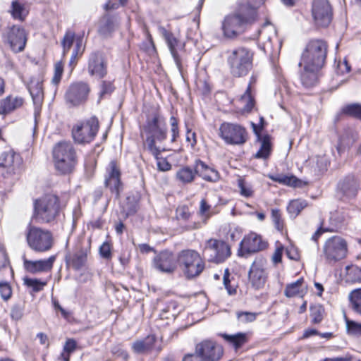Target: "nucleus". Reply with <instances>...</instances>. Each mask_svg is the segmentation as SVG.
Segmentation results:
<instances>
[{
    "label": "nucleus",
    "instance_id": "f257e3e1",
    "mask_svg": "<svg viewBox=\"0 0 361 361\" xmlns=\"http://www.w3.org/2000/svg\"><path fill=\"white\" fill-rule=\"evenodd\" d=\"M257 11L247 4L238 5L233 13L226 16L221 23L224 37L236 38L257 20Z\"/></svg>",
    "mask_w": 361,
    "mask_h": 361
},
{
    "label": "nucleus",
    "instance_id": "f03ea898",
    "mask_svg": "<svg viewBox=\"0 0 361 361\" xmlns=\"http://www.w3.org/2000/svg\"><path fill=\"white\" fill-rule=\"evenodd\" d=\"M168 129L164 117L159 112H154L147 117L141 128V136L144 139L145 148L153 156H157L161 149L157 143L165 141Z\"/></svg>",
    "mask_w": 361,
    "mask_h": 361
},
{
    "label": "nucleus",
    "instance_id": "7ed1b4c3",
    "mask_svg": "<svg viewBox=\"0 0 361 361\" xmlns=\"http://www.w3.org/2000/svg\"><path fill=\"white\" fill-rule=\"evenodd\" d=\"M53 159L59 173L68 174L74 170L78 158L73 145L71 142L61 141L53 148Z\"/></svg>",
    "mask_w": 361,
    "mask_h": 361
},
{
    "label": "nucleus",
    "instance_id": "20e7f679",
    "mask_svg": "<svg viewBox=\"0 0 361 361\" xmlns=\"http://www.w3.org/2000/svg\"><path fill=\"white\" fill-rule=\"evenodd\" d=\"M60 203L58 196L49 194L34 202L32 219L37 223H51L59 215Z\"/></svg>",
    "mask_w": 361,
    "mask_h": 361
},
{
    "label": "nucleus",
    "instance_id": "39448f33",
    "mask_svg": "<svg viewBox=\"0 0 361 361\" xmlns=\"http://www.w3.org/2000/svg\"><path fill=\"white\" fill-rule=\"evenodd\" d=\"M252 52L245 47H238L227 59L231 74L236 78L245 76L252 68Z\"/></svg>",
    "mask_w": 361,
    "mask_h": 361
},
{
    "label": "nucleus",
    "instance_id": "423d86ee",
    "mask_svg": "<svg viewBox=\"0 0 361 361\" xmlns=\"http://www.w3.org/2000/svg\"><path fill=\"white\" fill-rule=\"evenodd\" d=\"M327 54V44L320 39H314L309 42L302 52L299 66L302 64L307 67L322 68L325 63Z\"/></svg>",
    "mask_w": 361,
    "mask_h": 361
},
{
    "label": "nucleus",
    "instance_id": "0eeeda50",
    "mask_svg": "<svg viewBox=\"0 0 361 361\" xmlns=\"http://www.w3.org/2000/svg\"><path fill=\"white\" fill-rule=\"evenodd\" d=\"M178 264L188 279L198 276L204 269L205 264L200 255L194 250H184L177 257Z\"/></svg>",
    "mask_w": 361,
    "mask_h": 361
},
{
    "label": "nucleus",
    "instance_id": "6e6552de",
    "mask_svg": "<svg viewBox=\"0 0 361 361\" xmlns=\"http://www.w3.org/2000/svg\"><path fill=\"white\" fill-rule=\"evenodd\" d=\"M26 240L28 246L37 252H44L54 245V237L51 231L32 226L27 227Z\"/></svg>",
    "mask_w": 361,
    "mask_h": 361
},
{
    "label": "nucleus",
    "instance_id": "1a4fd4ad",
    "mask_svg": "<svg viewBox=\"0 0 361 361\" xmlns=\"http://www.w3.org/2000/svg\"><path fill=\"white\" fill-rule=\"evenodd\" d=\"M348 251L346 240L341 236L335 235L325 241L322 255L327 264H335L347 257Z\"/></svg>",
    "mask_w": 361,
    "mask_h": 361
},
{
    "label": "nucleus",
    "instance_id": "9d476101",
    "mask_svg": "<svg viewBox=\"0 0 361 361\" xmlns=\"http://www.w3.org/2000/svg\"><path fill=\"white\" fill-rule=\"evenodd\" d=\"M99 126V121L94 116L77 122L71 130L74 142L80 145L91 142L98 132Z\"/></svg>",
    "mask_w": 361,
    "mask_h": 361
},
{
    "label": "nucleus",
    "instance_id": "9b49d317",
    "mask_svg": "<svg viewBox=\"0 0 361 361\" xmlns=\"http://www.w3.org/2000/svg\"><path fill=\"white\" fill-rule=\"evenodd\" d=\"M231 254L229 245L223 240L209 239L206 241L202 250V256L209 262L221 263L224 262Z\"/></svg>",
    "mask_w": 361,
    "mask_h": 361
},
{
    "label": "nucleus",
    "instance_id": "f8f14e48",
    "mask_svg": "<svg viewBox=\"0 0 361 361\" xmlns=\"http://www.w3.org/2000/svg\"><path fill=\"white\" fill-rule=\"evenodd\" d=\"M219 135L225 142L229 145H243L248 139L245 128L233 123H223L219 128Z\"/></svg>",
    "mask_w": 361,
    "mask_h": 361
},
{
    "label": "nucleus",
    "instance_id": "ddd939ff",
    "mask_svg": "<svg viewBox=\"0 0 361 361\" xmlns=\"http://www.w3.org/2000/svg\"><path fill=\"white\" fill-rule=\"evenodd\" d=\"M23 169V159L19 154L9 150L0 155V173L4 178L20 174Z\"/></svg>",
    "mask_w": 361,
    "mask_h": 361
},
{
    "label": "nucleus",
    "instance_id": "4468645a",
    "mask_svg": "<svg viewBox=\"0 0 361 361\" xmlns=\"http://www.w3.org/2000/svg\"><path fill=\"white\" fill-rule=\"evenodd\" d=\"M267 267V262L263 257L256 258L252 262L248 272V278L255 289H261L264 286L268 276Z\"/></svg>",
    "mask_w": 361,
    "mask_h": 361
},
{
    "label": "nucleus",
    "instance_id": "2eb2a0df",
    "mask_svg": "<svg viewBox=\"0 0 361 361\" xmlns=\"http://www.w3.org/2000/svg\"><path fill=\"white\" fill-rule=\"evenodd\" d=\"M314 21L318 27H327L332 20V8L328 0H314L312 6Z\"/></svg>",
    "mask_w": 361,
    "mask_h": 361
},
{
    "label": "nucleus",
    "instance_id": "dca6fc26",
    "mask_svg": "<svg viewBox=\"0 0 361 361\" xmlns=\"http://www.w3.org/2000/svg\"><path fill=\"white\" fill-rule=\"evenodd\" d=\"M90 92L87 83L81 81L73 82L67 89L65 99L71 106H79L87 101Z\"/></svg>",
    "mask_w": 361,
    "mask_h": 361
},
{
    "label": "nucleus",
    "instance_id": "f3484780",
    "mask_svg": "<svg viewBox=\"0 0 361 361\" xmlns=\"http://www.w3.org/2000/svg\"><path fill=\"white\" fill-rule=\"evenodd\" d=\"M267 242L261 235L250 233L245 235L240 243L238 255L247 257L248 255L262 251L267 248Z\"/></svg>",
    "mask_w": 361,
    "mask_h": 361
},
{
    "label": "nucleus",
    "instance_id": "a211bd4d",
    "mask_svg": "<svg viewBox=\"0 0 361 361\" xmlns=\"http://www.w3.org/2000/svg\"><path fill=\"white\" fill-rule=\"evenodd\" d=\"M257 39L260 48L265 52H272L274 47L273 40H276L279 47L281 46L276 37L275 27L269 23H265L257 32Z\"/></svg>",
    "mask_w": 361,
    "mask_h": 361
},
{
    "label": "nucleus",
    "instance_id": "6ab92c4d",
    "mask_svg": "<svg viewBox=\"0 0 361 361\" xmlns=\"http://www.w3.org/2000/svg\"><path fill=\"white\" fill-rule=\"evenodd\" d=\"M195 351L205 361H217L223 355V348L212 340H204L196 345Z\"/></svg>",
    "mask_w": 361,
    "mask_h": 361
},
{
    "label": "nucleus",
    "instance_id": "aec40b11",
    "mask_svg": "<svg viewBox=\"0 0 361 361\" xmlns=\"http://www.w3.org/2000/svg\"><path fill=\"white\" fill-rule=\"evenodd\" d=\"M7 42L15 52L22 51L26 44L27 36L25 30L20 25L8 27L5 34Z\"/></svg>",
    "mask_w": 361,
    "mask_h": 361
},
{
    "label": "nucleus",
    "instance_id": "412c9836",
    "mask_svg": "<svg viewBox=\"0 0 361 361\" xmlns=\"http://www.w3.org/2000/svg\"><path fill=\"white\" fill-rule=\"evenodd\" d=\"M158 30L159 33L165 39L177 68L180 71L182 68V63L181 59L178 54V51L184 49V43L180 42V40L177 39L172 32L168 31L164 27L159 26Z\"/></svg>",
    "mask_w": 361,
    "mask_h": 361
},
{
    "label": "nucleus",
    "instance_id": "4be33fe9",
    "mask_svg": "<svg viewBox=\"0 0 361 361\" xmlns=\"http://www.w3.org/2000/svg\"><path fill=\"white\" fill-rule=\"evenodd\" d=\"M105 185L118 199L123 190V184L121 181V172L115 161H111L106 169Z\"/></svg>",
    "mask_w": 361,
    "mask_h": 361
},
{
    "label": "nucleus",
    "instance_id": "5701e85b",
    "mask_svg": "<svg viewBox=\"0 0 361 361\" xmlns=\"http://www.w3.org/2000/svg\"><path fill=\"white\" fill-rule=\"evenodd\" d=\"M90 239L87 240L86 245H84L83 243H81L80 247L74 254L69 255L66 257L67 264L75 270L80 269L85 265L87 262V255L90 252Z\"/></svg>",
    "mask_w": 361,
    "mask_h": 361
},
{
    "label": "nucleus",
    "instance_id": "b1692460",
    "mask_svg": "<svg viewBox=\"0 0 361 361\" xmlns=\"http://www.w3.org/2000/svg\"><path fill=\"white\" fill-rule=\"evenodd\" d=\"M193 213L186 205H181L176 209V218L183 231H188L200 228V223L192 220Z\"/></svg>",
    "mask_w": 361,
    "mask_h": 361
},
{
    "label": "nucleus",
    "instance_id": "393cba45",
    "mask_svg": "<svg viewBox=\"0 0 361 361\" xmlns=\"http://www.w3.org/2000/svg\"><path fill=\"white\" fill-rule=\"evenodd\" d=\"M177 259L169 251L161 252L154 258V267L159 271L164 273H172L177 266Z\"/></svg>",
    "mask_w": 361,
    "mask_h": 361
},
{
    "label": "nucleus",
    "instance_id": "a878e982",
    "mask_svg": "<svg viewBox=\"0 0 361 361\" xmlns=\"http://www.w3.org/2000/svg\"><path fill=\"white\" fill-rule=\"evenodd\" d=\"M87 71L91 76L97 78H103L106 75V63L100 52H93L90 55Z\"/></svg>",
    "mask_w": 361,
    "mask_h": 361
},
{
    "label": "nucleus",
    "instance_id": "bb28decb",
    "mask_svg": "<svg viewBox=\"0 0 361 361\" xmlns=\"http://www.w3.org/2000/svg\"><path fill=\"white\" fill-rule=\"evenodd\" d=\"M56 256H50L47 259L39 260H29L23 257V266L25 269L31 274L48 272L52 269Z\"/></svg>",
    "mask_w": 361,
    "mask_h": 361
},
{
    "label": "nucleus",
    "instance_id": "cd10ccee",
    "mask_svg": "<svg viewBox=\"0 0 361 361\" xmlns=\"http://www.w3.org/2000/svg\"><path fill=\"white\" fill-rule=\"evenodd\" d=\"M42 82V78L38 75L32 77L27 85V87L36 107L41 106L44 99Z\"/></svg>",
    "mask_w": 361,
    "mask_h": 361
},
{
    "label": "nucleus",
    "instance_id": "c85d7f7f",
    "mask_svg": "<svg viewBox=\"0 0 361 361\" xmlns=\"http://www.w3.org/2000/svg\"><path fill=\"white\" fill-rule=\"evenodd\" d=\"M360 185L359 180L353 174H348L338 184V188L345 195L349 197L355 196Z\"/></svg>",
    "mask_w": 361,
    "mask_h": 361
},
{
    "label": "nucleus",
    "instance_id": "c756f323",
    "mask_svg": "<svg viewBox=\"0 0 361 361\" xmlns=\"http://www.w3.org/2000/svg\"><path fill=\"white\" fill-rule=\"evenodd\" d=\"M195 171L199 176L209 182L216 183L220 179L219 173L200 159L195 161Z\"/></svg>",
    "mask_w": 361,
    "mask_h": 361
},
{
    "label": "nucleus",
    "instance_id": "7c9ffc66",
    "mask_svg": "<svg viewBox=\"0 0 361 361\" xmlns=\"http://www.w3.org/2000/svg\"><path fill=\"white\" fill-rule=\"evenodd\" d=\"M303 69L300 73V80L302 85L305 87H310L314 86L318 79V71L321 69L319 68H314V67H307V65L302 64Z\"/></svg>",
    "mask_w": 361,
    "mask_h": 361
},
{
    "label": "nucleus",
    "instance_id": "2f4dec72",
    "mask_svg": "<svg viewBox=\"0 0 361 361\" xmlns=\"http://www.w3.org/2000/svg\"><path fill=\"white\" fill-rule=\"evenodd\" d=\"M155 342V336L149 335L143 339L135 341L132 344V348L135 353H146L153 349Z\"/></svg>",
    "mask_w": 361,
    "mask_h": 361
},
{
    "label": "nucleus",
    "instance_id": "473e14b6",
    "mask_svg": "<svg viewBox=\"0 0 361 361\" xmlns=\"http://www.w3.org/2000/svg\"><path fill=\"white\" fill-rule=\"evenodd\" d=\"M117 25L116 20L109 15H104L99 22V33L104 36H109L116 29Z\"/></svg>",
    "mask_w": 361,
    "mask_h": 361
},
{
    "label": "nucleus",
    "instance_id": "72a5a7b5",
    "mask_svg": "<svg viewBox=\"0 0 361 361\" xmlns=\"http://www.w3.org/2000/svg\"><path fill=\"white\" fill-rule=\"evenodd\" d=\"M23 100L20 97H13L8 96L0 100V114H7L20 107Z\"/></svg>",
    "mask_w": 361,
    "mask_h": 361
},
{
    "label": "nucleus",
    "instance_id": "f704fd0d",
    "mask_svg": "<svg viewBox=\"0 0 361 361\" xmlns=\"http://www.w3.org/2000/svg\"><path fill=\"white\" fill-rule=\"evenodd\" d=\"M257 81V77L252 75L250 78L248 86L245 93L240 97V101L244 105L243 111L245 112H250L254 107L255 100L251 94L252 85L255 84Z\"/></svg>",
    "mask_w": 361,
    "mask_h": 361
},
{
    "label": "nucleus",
    "instance_id": "c9c22d12",
    "mask_svg": "<svg viewBox=\"0 0 361 361\" xmlns=\"http://www.w3.org/2000/svg\"><path fill=\"white\" fill-rule=\"evenodd\" d=\"M196 175H197V173H196L195 169L193 170L186 166L180 168L176 171V178L178 182L183 184H188L195 180Z\"/></svg>",
    "mask_w": 361,
    "mask_h": 361
},
{
    "label": "nucleus",
    "instance_id": "e433bc0d",
    "mask_svg": "<svg viewBox=\"0 0 361 361\" xmlns=\"http://www.w3.org/2000/svg\"><path fill=\"white\" fill-rule=\"evenodd\" d=\"M257 139L261 142V147L255 157L266 159L269 157L271 150L270 136L269 135H260V138Z\"/></svg>",
    "mask_w": 361,
    "mask_h": 361
},
{
    "label": "nucleus",
    "instance_id": "4c0bfd02",
    "mask_svg": "<svg viewBox=\"0 0 361 361\" xmlns=\"http://www.w3.org/2000/svg\"><path fill=\"white\" fill-rule=\"evenodd\" d=\"M9 12L13 19L23 21L28 14L25 5L18 1H13Z\"/></svg>",
    "mask_w": 361,
    "mask_h": 361
},
{
    "label": "nucleus",
    "instance_id": "58836bf2",
    "mask_svg": "<svg viewBox=\"0 0 361 361\" xmlns=\"http://www.w3.org/2000/svg\"><path fill=\"white\" fill-rule=\"evenodd\" d=\"M310 164L314 172L319 174L327 170L329 162L325 156H316L310 159Z\"/></svg>",
    "mask_w": 361,
    "mask_h": 361
},
{
    "label": "nucleus",
    "instance_id": "ea45409f",
    "mask_svg": "<svg viewBox=\"0 0 361 361\" xmlns=\"http://www.w3.org/2000/svg\"><path fill=\"white\" fill-rule=\"evenodd\" d=\"M222 337L229 344L232 345L235 350L239 349L247 342V337L245 333H238L233 335L225 334L222 335Z\"/></svg>",
    "mask_w": 361,
    "mask_h": 361
},
{
    "label": "nucleus",
    "instance_id": "a19ab883",
    "mask_svg": "<svg viewBox=\"0 0 361 361\" xmlns=\"http://www.w3.org/2000/svg\"><path fill=\"white\" fill-rule=\"evenodd\" d=\"M345 281L350 283H361V268L355 265L345 267Z\"/></svg>",
    "mask_w": 361,
    "mask_h": 361
},
{
    "label": "nucleus",
    "instance_id": "79ce46f5",
    "mask_svg": "<svg viewBox=\"0 0 361 361\" xmlns=\"http://www.w3.org/2000/svg\"><path fill=\"white\" fill-rule=\"evenodd\" d=\"M351 309L361 315V288L352 290L348 295Z\"/></svg>",
    "mask_w": 361,
    "mask_h": 361
},
{
    "label": "nucleus",
    "instance_id": "37998d69",
    "mask_svg": "<svg viewBox=\"0 0 361 361\" xmlns=\"http://www.w3.org/2000/svg\"><path fill=\"white\" fill-rule=\"evenodd\" d=\"M307 206L306 200L296 199L291 200L288 207L287 211L293 217H296L300 212Z\"/></svg>",
    "mask_w": 361,
    "mask_h": 361
},
{
    "label": "nucleus",
    "instance_id": "c03bdc74",
    "mask_svg": "<svg viewBox=\"0 0 361 361\" xmlns=\"http://www.w3.org/2000/svg\"><path fill=\"white\" fill-rule=\"evenodd\" d=\"M303 282V279L300 278L293 283L287 284L284 290V295L287 298H292L300 294Z\"/></svg>",
    "mask_w": 361,
    "mask_h": 361
},
{
    "label": "nucleus",
    "instance_id": "a18cd8bd",
    "mask_svg": "<svg viewBox=\"0 0 361 361\" xmlns=\"http://www.w3.org/2000/svg\"><path fill=\"white\" fill-rule=\"evenodd\" d=\"M169 123L171 127V142H175L180 137L179 121L176 117L171 116L170 117Z\"/></svg>",
    "mask_w": 361,
    "mask_h": 361
},
{
    "label": "nucleus",
    "instance_id": "49530a36",
    "mask_svg": "<svg viewBox=\"0 0 361 361\" xmlns=\"http://www.w3.org/2000/svg\"><path fill=\"white\" fill-rule=\"evenodd\" d=\"M346 329L348 334L355 336H361V323L350 320L345 317Z\"/></svg>",
    "mask_w": 361,
    "mask_h": 361
},
{
    "label": "nucleus",
    "instance_id": "de8ad7c7",
    "mask_svg": "<svg viewBox=\"0 0 361 361\" xmlns=\"http://www.w3.org/2000/svg\"><path fill=\"white\" fill-rule=\"evenodd\" d=\"M269 178L274 181L278 182L279 183H282L286 185L290 186H295L296 184V178L293 176H288L285 175H269Z\"/></svg>",
    "mask_w": 361,
    "mask_h": 361
},
{
    "label": "nucleus",
    "instance_id": "09e8293b",
    "mask_svg": "<svg viewBox=\"0 0 361 361\" xmlns=\"http://www.w3.org/2000/svg\"><path fill=\"white\" fill-rule=\"evenodd\" d=\"M271 219L275 228L279 231H282L284 227V221L282 219L281 212L279 209H271Z\"/></svg>",
    "mask_w": 361,
    "mask_h": 361
},
{
    "label": "nucleus",
    "instance_id": "8fccbe9b",
    "mask_svg": "<svg viewBox=\"0 0 361 361\" xmlns=\"http://www.w3.org/2000/svg\"><path fill=\"white\" fill-rule=\"evenodd\" d=\"M24 283L27 287L32 288L34 292H39L42 290L47 285V282L41 281L37 279H24Z\"/></svg>",
    "mask_w": 361,
    "mask_h": 361
},
{
    "label": "nucleus",
    "instance_id": "3c124183",
    "mask_svg": "<svg viewBox=\"0 0 361 361\" xmlns=\"http://www.w3.org/2000/svg\"><path fill=\"white\" fill-rule=\"evenodd\" d=\"M344 114L353 116L361 120V105L358 104H352L345 106L343 109Z\"/></svg>",
    "mask_w": 361,
    "mask_h": 361
},
{
    "label": "nucleus",
    "instance_id": "603ef678",
    "mask_svg": "<svg viewBox=\"0 0 361 361\" xmlns=\"http://www.w3.org/2000/svg\"><path fill=\"white\" fill-rule=\"evenodd\" d=\"M238 186L240 189V193L245 197H250L253 195V190L252 186L245 182L243 179L239 178L238 180Z\"/></svg>",
    "mask_w": 361,
    "mask_h": 361
},
{
    "label": "nucleus",
    "instance_id": "864d4df0",
    "mask_svg": "<svg viewBox=\"0 0 361 361\" xmlns=\"http://www.w3.org/2000/svg\"><path fill=\"white\" fill-rule=\"evenodd\" d=\"M75 39V33L71 31L66 32L65 34L61 44L63 47V54L65 55L71 48Z\"/></svg>",
    "mask_w": 361,
    "mask_h": 361
},
{
    "label": "nucleus",
    "instance_id": "5fc2aeb1",
    "mask_svg": "<svg viewBox=\"0 0 361 361\" xmlns=\"http://www.w3.org/2000/svg\"><path fill=\"white\" fill-rule=\"evenodd\" d=\"M0 295L4 300H8L12 295V289L10 284L5 281H0Z\"/></svg>",
    "mask_w": 361,
    "mask_h": 361
},
{
    "label": "nucleus",
    "instance_id": "6e6d98bb",
    "mask_svg": "<svg viewBox=\"0 0 361 361\" xmlns=\"http://www.w3.org/2000/svg\"><path fill=\"white\" fill-rule=\"evenodd\" d=\"M199 214L205 219H208L212 216L211 205L208 204L205 199L200 201Z\"/></svg>",
    "mask_w": 361,
    "mask_h": 361
},
{
    "label": "nucleus",
    "instance_id": "4d7b16f0",
    "mask_svg": "<svg viewBox=\"0 0 361 361\" xmlns=\"http://www.w3.org/2000/svg\"><path fill=\"white\" fill-rule=\"evenodd\" d=\"M237 317L239 322L242 323H248L254 322L256 319L257 314L250 312H237Z\"/></svg>",
    "mask_w": 361,
    "mask_h": 361
},
{
    "label": "nucleus",
    "instance_id": "13d9d810",
    "mask_svg": "<svg viewBox=\"0 0 361 361\" xmlns=\"http://www.w3.org/2000/svg\"><path fill=\"white\" fill-rule=\"evenodd\" d=\"M114 90V86L110 81L103 80L101 84V90L99 92L100 99L106 95L111 94Z\"/></svg>",
    "mask_w": 361,
    "mask_h": 361
},
{
    "label": "nucleus",
    "instance_id": "bf43d9fd",
    "mask_svg": "<svg viewBox=\"0 0 361 361\" xmlns=\"http://www.w3.org/2000/svg\"><path fill=\"white\" fill-rule=\"evenodd\" d=\"M63 71V67L61 62H58L55 64L54 66V74L53 76V78L51 80V82L54 85H58V84L60 82L61 76Z\"/></svg>",
    "mask_w": 361,
    "mask_h": 361
},
{
    "label": "nucleus",
    "instance_id": "052dcab7",
    "mask_svg": "<svg viewBox=\"0 0 361 361\" xmlns=\"http://www.w3.org/2000/svg\"><path fill=\"white\" fill-rule=\"evenodd\" d=\"M161 153L154 156L157 159V168L161 171H167L171 169V164L165 158L159 157Z\"/></svg>",
    "mask_w": 361,
    "mask_h": 361
},
{
    "label": "nucleus",
    "instance_id": "680f3d73",
    "mask_svg": "<svg viewBox=\"0 0 361 361\" xmlns=\"http://www.w3.org/2000/svg\"><path fill=\"white\" fill-rule=\"evenodd\" d=\"M10 267L9 259L3 245L0 244V270Z\"/></svg>",
    "mask_w": 361,
    "mask_h": 361
},
{
    "label": "nucleus",
    "instance_id": "e2e57ef3",
    "mask_svg": "<svg viewBox=\"0 0 361 361\" xmlns=\"http://www.w3.org/2000/svg\"><path fill=\"white\" fill-rule=\"evenodd\" d=\"M99 255L104 259H109L112 257L111 245L109 243L104 242L99 249Z\"/></svg>",
    "mask_w": 361,
    "mask_h": 361
},
{
    "label": "nucleus",
    "instance_id": "0e129e2a",
    "mask_svg": "<svg viewBox=\"0 0 361 361\" xmlns=\"http://www.w3.org/2000/svg\"><path fill=\"white\" fill-rule=\"evenodd\" d=\"M224 285L227 290L229 295H234L236 293V288L234 286L231 285V281L229 279V274L228 270H226L224 275Z\"/></svg>",
    "mask_w": 361,
    "mask_h": 361
},
{
    "label": "nucleus",
    "instance_id": "69168bd1",
    "mask_svg": "<svg viewBox=\"0 0 361 361\" xmlns=\"http://www.w3.org/2000/svg\"><path fill=\"white\" fill-rule=\"evenodd\" d=\"M286 253L287 257L293 260H298L300 258L298 249L293 245H289L286 248Z\"/></svg>",
    "mask_w": 361,
    "mask_h": 361
},
{
    "label": "nucleus",
    "instance_id": "338daca9",
    "mask_svg": "<svg viewBox=\"0 0 361 361\" xmlns=\"http://www.w3.org/2000/svg\"><path fill=\"white\" fill-rule=\"evenodd\" d=\"M23 314V308L20 305H14L11 310V316L15 320H19Z\"/></svg>",
    "mask_w": 361,
    "mask_h": 361
},
{
    "label": "nucleus",
    "instance_id": "774afa93",
    "mask_svg": "<svg viewBox=\"0 0 361 361\" xmlns=\"http://www.w3.org/2000/svg\"><path fill=\"white\" fill-rule=\"evenodd\" d=\"M182 361H205L196 351L185 355Z\"/></svg>",
    "mask_w": 361,
    "mask_h": 361
}]
</instances>
